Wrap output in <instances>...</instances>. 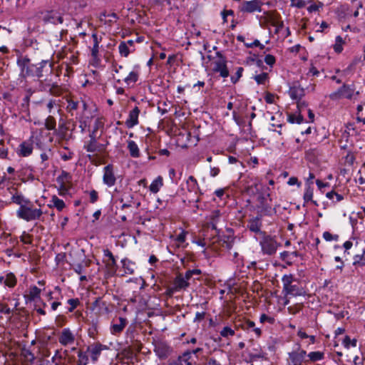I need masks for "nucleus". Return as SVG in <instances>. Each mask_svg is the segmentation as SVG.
Returning a JSON list of instances; mask_svg holds the SVG:
<instances>
[{"label": "nucleus", "instance_id": "obj_26", "mask_svg": "<svg viewBox=\"0 0 365 365\" xmlns=\"http://www.w3.org/2000/svg\"><path fill=\"white\" fill-rule=\"evenodd\" d=\"M363 53L360 56H356L354 59L352 60V61L351 62V63L349 65V66L347 67V70L348 71H352L355 68L356 66L359 63H361L362 65L364 64V61H365V45L363 46Z\"/></svg>", "mask_w": 365, "mask_h": 365}, {"label": "nucleus", "instance_id": "obj_40", "mask_svg": "<svg viewBox=\"0 0 365 365\" xmlns=\"http://www.w3.org/2000/svg\"><path fill=\"white\" fill-rule=\"evenodd\" d=\"M134 48L130 50L124 41H121L118 46V51L121 56L128 57L130 53L134 51Z\"/></svg>", "mask_w": 365, "mask_h": 365}, {"label": "nucleus", "instance_id": "obj_41", "mask_svg": "<svg viewBox=\"0 0 365 365\" xmlns=\"http://www.w3.org/2000/svg\"><path fill=\"white\" fill-rule=\"evenodd\" d=\"M298 337L301 339H309V341L306 344V347H308L310 344H313L315 343L316 337L314 335H308L306 332L298 330Z\"/></svg>", "mask_w": 365, "mask_h": 365}, {"label": "nucleus", "instance_id": "obj_18", "mask_svg": "<svg viewBox=\"0 0 365 365\" xmlns=\"http://www.w3.org/2000/svg\"><path fill=\"white\" fill-rule=\"evenodd\" d=\"M140 114V109L135 106L133 110L129 112L128 117L125 121V125L128 128H132L138 124V116Z\"/></svg>", "mask_w": 365, "mask_h": 365}, {"label": "nucleus", "instance_id": "obj_13", "mask_svg": "<svg viewBox=\"0 0 365 365\" xmlns=\"http://www.w3.org/2000/svg\"><path fill=\"white\" fill-rule=\"evenodd\" d=\"M106 148V145L98 143V139L93 138L83 145V149L88 153H103Z\"/></svg>", "mask_w": 365, "mask_h": 365}, {"label": "nucleus", "instance_id": "obj_10", "mask_svg": "<svg viewBox=\"0 0 365 365\" xmlns=\"http://www.w3.org/2000/svg\"><path fill=\"white\" fill-rule=\"evenodd\" d=\"M91 38L93 40V46L89 47L91 56L92 57L93 65L97 66L101 61L99 58V44L102 41V37L98 36L96 33H93Z\"/></svg>", "mask_w": 365, "mask_h": 365}, {"label": "nucleus", "instance_id": "obj_17", "mask_svg": "<svg viewBox=\"0 0 365 365\" xmlns=\"http://www.w3.org/2000/svg\"><path fill=\"white\" fill-rule=\"evenodd\" d=\"M58 341L64 346L72 344L75 341V336L70 329L65 328L58 337Z\"/></svg>", "mask_w": 365, "mask_h": 365}, {"label": "nucleus", "instance_id": "obj_11", "mask_svg": "<svg viewBox=\"0 0 365 365\" xmlns=\"http://www.w3.org/2000/svg\"><path fill=\"white\" fill-rule=\"evenodd\" d=\"M42 20L45 24H60L63 22V17L58 11H46L41 13Z\"/></svg>", "mask_w": 365, "mask_h": 365}, {"label": "nucleus", "instance_id": "obj_58", "mask_svg": "<svg viewBox=\"0 0 365 365\" xmlns=\"http://www.w3.org/2000/svg\"><path fill=\"white\" fill-rule=\"evenodd\" d=\"M220 335L222 337H228L230 336H234L235 335V331L232 329H231L230 327H225L220 331Z\"/></svg>", "mask_w": 365, "mask_h": 365}, {"label": "nucleus", "instance_id": "obj_3", "mask_svg": "<svg viewBox=\"0 0 365 365\" xmlns=\"http://www.w3.org/2000/svg\"><path fill=\"white\" fill-rule=\"evenodd\" d=\"M259 243L262 253L269 256L274 255L278 247L282 246L281 242H278V238L276 235L272 236L266 233L262 235Z\"/></svg>", "mask_w": 365, "mask_h": 365}, {"label": "nucleus", "instance_id": "obj_30", "mask_svg": "<svg viewBox=\"0 0 365 365\" xmlns=\"http://www.w3.org/2000/svg\"><path fill=\"white\" fill-rule=\"evenodd\" d=\"M163 178L158 176L150 185L149 190L153 193H157L163 186Z\"/></svg>", "mask_w": 365, "mask_h": 365}, {"label": "nucleus", "instance_id": "obj_53", "mask_svg": "<svg viewBox=\"0 0 365 365\" xmlns=\"http://www.w3.org/2000/svg\"><path fill=\"white\" fill-rule=\"evenodd\" d=\"M299 90V86H298V91ZM304 89L303 88H301L300 89V93L298 92V110L299 111H302V109L303 108H305L307 106V103L304 101H302L301 99V97L304 96Z\"/></svg>", "mask_w": 365, "mask_h": 365}, {"label": "nucleus", "instance_id": "obj_51", "mask_svg": "<svg viewBox=\"0 0 365 365\" xmlns=\"http://www.w3.org/2000/svg\"><path fill=\"white\" fill-rule=\"evenodd\" d=\"M77 365H86L88 362V356L86 353L79 351L78 352Z\"/></svg>", "mask_w": 365, "mask_h": 365}, {"label": "nucleus", "instance_id": "obj_31", "mask_svg": "<svg viewBox=\"0 0 365 365\" xmlns=\"http://www.w3.org/2000/svg\"><path fill=\"white\" fill-rule=\"evenodd\" d=\"M11 200L14 203L19 205V207L25 206L26 204L30 203V200L25 198L21 194L16 193L11 197Z\"/></svg>", "mask_w": 365, "mask_h": 365}, {"label": "nucleus", "instance_id": "obj_14", "mask_svg": "<svg viewBox=\"0 0 365 365\" xmlns=\"http://www.w3.org/2000/svg\"><path fill=\"white\" fill-rule=\"evenodd\" d=\"M103 182L108 187H112L115 184L116 178L114 175L113 166L108 164L103 168Z\"/></svg>", "mask_w": 365, "mask_h": 365}, {"label": "nucleus", "instance_id": "obj_33", "mask_svg": "<svg viewBox=\"0 0 365 365\" xmlns=\"http://www.w3.org/2000/svg\"><path fill=\"white\" fill-rule=\"evenodd\" d=\"M353 264L355 267L365 266V250H363L361 254H356L354 255Z\"/></svg>", "mask_w": 365, "mask_h": 365}, {"label": "nucleus", "instance_id": "obj_47", "mask_svg": "<svg viewBox=\"0 0 365 365\" xmlns=\"http://www.w3.org/2000/svg\"><path fill=\"white\" fill-rule=\"evenodd\" d=\"M202 271L199 269H189L186 271L185 274H182V277L187 282L191 279L193 275H200L201 274Z\"/></svg>", "mask_w": 365, "mask_h": 365}, {"label": "nucleus", "instance_id": "obj_45", "mask_svg": "<svg viewBox=\"0 0 365 365\" xmlns=\"http://www.w3.org/2000/svg\"><path fill=\"white\" fill-rule=\"evenodd\" d=\"M253 78L258 85H264L269 79L267 73L263 72L259 74L255 75Z\"/></svg>", "mask_w": 365, "mask_h": 365}, {"label": "nucleus", "instance_id": "obj_42", "mask_svg": "<svg viewBox=\"0 0 365 365\" xmlns=\"http://www.w3.org/2000/svg\"><path fill=\"white\" fill-rule=\"evenodd\" d=\"M307 356L310 361L316 362L324 358V353L322 351H312L307 354Z\"/></svg>", "mask_w": 365, "mask_h": 365}, {"label": "nucleus", "instance_id": "obj_28", "mask_svg": "<svg viewBox=\"0 0 365 365\" xmlns=\"http://www.w3.org/2000/svg\"><path fill=\"white\" fill-rule=\"evenodd\" d=\"M17 283V279L13 272L5 273L4 284L9 288H14Z\"/></svg>", "mask_w": 365, "mask_h": 365}, {"label": "nucleus", "instance_id": "obj_15", "mask_svg": "<svg viewBox=\"0 0 365 365\" xmlns=\"http://www.w3.org/2000/svg\"><path fill=\"white\" fill-rule=\"evenodd\" d=\"M108 349V348L106 345H103L101 343H96L88 346L87 351L90 353L91 360L93 362H96L98 361V359L100 356L101 351L103 350H106Z\"/></svg>", "mask_w": 365, "mask_h": 365}, {"label": "nucleus", "instance_id": "obj_35", "mask_svg": "<svg viewBox=\"0 0 365 365\" xmlns=\"http://www.w3.org/2000/svg\"><path fill=\"white\" fill-rule=\"evenodd\" d=\"M71 179V175L70 173L65 170H62L61 175L57 177L56 182L58 184H68Z\"/></svg>", "mask_w": 365, "mask_h": 365}, {"label": "nucleus", "instance_id": "obj_48", "mask_svg": "<svg viewBox=\"0 0 365 365\" xmlns=\"http://www.w3.org/2000/svg\"><path fill=\"white\" fill-rule=\"evenodd\" d=\"M292 255L297 257V251H294L292 252L284 251L280 253V257H281L282 260L284 261L288 264H292V262H291V256Z\"/></svg>", "mask_w": 365, "mask_h": 365}, {"label": "nucleus", "instance_id": "obj_61", "mask_svg": "<svg viewBox=\"0 0 365 365\" xmlns=\"http://www.w3.org/2000/svg\"><path fill=\"white\" fill-rule=\"evenodd\" d=\"M323 237L326 241H328V242L331 241V240L337 241L339 240L338 235H332L331 233H330L329 232H327V231H326L323 233Z\"/></svg>", "mask_w": 365, "mask_h": 365}, {"label": "nucleus", "instance_id": "obj_64", "mask_svg": "<svg viewBox=\"0 0 365 365\" xmlns=\"http://www.w3.org/2000/svg\"><path fill=\"white\" fill-rule=\"evenodd\" d=\"M57 106V101L56 100L53 98L49 99L48 103L46 104V108L49 113H52V110L55 106Z\"/></svg>", "mask_w": 365, "mask_h": 365}, {"label": "nucleus", "instance_id": "obj_20", "mask_svg": "<svg viewBox=\"0 0 365 365\" xmlns=\"http://www.w3.org/2000/svg\"><path fill=\"white\" fill-rule=\"evenodd\" d=\"M173 284L174 285V290L178 292L185 291L190 286V282H187L183 277L182 274L179 273L177 274L173 280Z\"/></svg>", "mask_w": 365, "mask_h": 365}, {"label": "nucleus", "instance_id": "obj_21", "mask_svg": "<svg viewBox=\"0 0 365 365\" xmlns=\"http://www.w3.org/2000/svg\"><path fill=\"white\" fill-rule=\"evenodd\" d=\"M79 122V128L82 133H85L86 129L90 127L92 120V116H88L86 113H81L79 116L76 117Z\"/></svg>", "mask_w": 365, "mask_h": 365}, {"label": "nucleus", "instance_id": "obj_52", "mask_svg": "<svg viewBox=\"0 0 365 365\" xmlns=\"http://www.w3.org/2000/svg\"><path fill=\"white\" fill-rule=\"evenodd\" d=\"M9 150L6 146L4 140H0V158L6 159L8 158Z\"/></svg>", "mask_w": 365, "mask_h": 365}, {"label": "nucleus", "instance_id": "obj_62", "mask_svg": "<svg viewBox=\"0 0 365 365\" xmlns=\"http://www.w3.org/2000/svg\"><path fill=\"white\" fill-rule=\"evenodd\" d=\"M103 255L105 257H107L110 259L111 263L110 265L115 266L116 265V260L115 259V257L113 256V253L108 250L106 249L103 250Z\"/></svg>", "mask_w": 365, "mask_h": 365}, {"label": "nucleus", "instance_id": "obj_36", "mask_svg": "<svg viewBox=\"0 0 365 365\" xmlns=\"http://www.w3.org/2000/svg\"><path fill=\"white\" fill-rule=\"evenodd\" d=\"M139 73L138 71H133L129 73L128 76L124 78V82L130 86V84H134L138 80Z\"/></svg>", "mask_w": 365, "mask_h": 365}, {"label": "nucleus", "instance_id": "obj_8", "mask_svg": "<svg viewBox=\"0 0 365 365\" xmlns=\"http://www.w3.org/2000/svg\"><path fill=\"white\" fill-rule=\"evenodd\" d=\"M354 86L344 84L336 91L329 95L331 100H337L341 98L351 99L354 93Z\"/></svg>", "mask_w": 365, "mask_h": 365}, {"label": "nucleus", "instance_id": "obj_57", "mask_svg": "<svg viewBox=\"0 0 365 365\" xmlns=\"http://www.w3.org/2000/svg\"><path fill=\"white\" fill-rule=\"evenodd\" d=\"M260 323L267 322L269 324H274L275 322V319L273 317L268 316L266 314H262L259 317Z\"/></svg>", "mask_w": 365, "mask_h": 365}, {"label": "nucleus", "instance_id": "obj_49", "mask_svg": "<svg viewBox=\"0 0 365 365\" xmlns=\"http://www.w3.org/2000/svg\"><path fill=\"white\" fill-rule=\"evenodd\" d=\"M68 128L64 123H60L58 125V131L56 130V135L62 140L66 139L67 134Z\"/></svg>", "mask_w": 365, "mask_h": 365}, {"label": "nucleus", "instance_id": "obj_55", "mask_svg": "<svg viewBox=\"0 0 365 365\" xmlns=\"http://www.w3.org/2000/svg\"><path fill=\"white\" fill-rule=\"evenodd\" d=\"M356 339H351V338L346 335L345 336L344 340H343V345L344 346V347L346 348H349L350 346H353V347H355L356 346Z\"/></svg>", "mask_w": 365, "mask_h": 365}, {"label": "nucleus", "instance_id": "obj_23", "mask_svg": "<svg viewBox=\"0 0 365 365\" xmlns=\"http://www.w3.org/2000/svg\"><path fill=\"white\" fill-rule=\"evenodd\" d=\"M67 356V350H65L63 353L56 350L54 356L51 358V362L54 363L55 365H66V361H63V360L66 361Z\"/></svg>", "mask_w": 365, "mask_h": 365}, {"label": "nucleus", "instance_id": "obj_4", "mask_svg": "<svg viewBox=\"0 0 365 365\" xmlns=\"http://www.w3.org/2000/svg\"><path fill=\"white\" fill-rule=\"evenodd\" d=\"M211 66L212 71L214 73H218L221 78H226L230 76L227 58L221 51L215 53V56L212 58Z\"/></svg>", "mask_w": 365, "mask_h": 365}, {"label": "nucleus", "instance_id": "obj_2", "mask_svg": "<svg viewBox=\"0 0 365 365\" xmlns=\"http://www.w3.org/2000/svg\"><path fill=\"white\" fill-rule=\"evenodd\" d=\"M17 66L20 68V76L26 78L28 77H36L41 78L44 73H52L53 62L49 60H42L34 64L28 56H21L17 59Z\"/></svg>", "mask_w": 365, "mask_h": 365}, {"label": "nucleus", "instance_id": "obj_6", "mask_svg": "<svg viewBox=\"0 0 365 365\" xmlns=\"http://www.w3.org/2000/svg\"><path fill=\"white\" fill-rule=\"evenodd\" d=\"M38 90L42 92L48 93L53 96H59L62 93L61 86L56 81L53 80L52 76L47 77L43 80L38 81Z\"/></svg>", "mask_w": 365, "mask_h": 365}, {"label": "nucleus", "instance_id": "obj_16", "mask_svg": "<svg viewBox=\"0 0 365 365\" xmlns=\"http://www.w3.org/2000/svg\"><path fill=\"white\" fill-rule=\"evenodd\" d=\"M262 216L257 215L256 217L250 219L247 224V227L251 232L259 234L260 235H263V234L266 233L261 230L262 225Z\"/></svg>", "mask_w": 365, "mask_h": 365}, {"label": "nucleus", "instance_id": "obj_54", "mask_svg": "<svg viewBox=\"0 0 365 365\" xmlns=\"http://www.w3.org/2000/svg\"><path fill=\"white\" fill-rule=\"evenodd\" d=\"M282 32V34L284 36V37L288 36L290 34V31L288 27L284 28L283 23H280L278 25L276 26L275 29V33H280Z\"/></svg>", "mask_w": 365, "mask_h": 365}, {"label": "nucleus", "instance_id": "obj_1", "mask_svg": "<svg viewBox=\"0 0 365 365\" xmlns=\"http://www.w3.org/2000/svg\"><path fill=\"white\" fill-rule=\"evenodd\" d=\"M269 187L260 182H254L247 188L249 195H256V209L260 216H272L276 213V205L272 203L271 195L268 192Z\"/></svg>", "mask_w": 365, "mask_h": 365}, {"label": "nucleus", "instance_id": "obj_5", "mask_svg": "<svg viewBox=\"0 0 365 365\" xmlns=\"http://www.w3.org/2000/svg\"><path fill=\"white\" fill-rule=\"evenodd\" d=\"M43 215V211L40 208H35L31 202L25 206L19 207L16 210V215L19 219L26 222L39 220Z\"/></svg>", "mask_w": 365, "mask_h": 365}, {"label": "nucleus", "instance_id": "obj_56", "mask_svg": "<svg viewBox=\"0 0 365 365\" xmlns=\"http://www.w3.org/2000/svg\"><path fill=\"white\" fill-rule=\"evenodd\" d=\"M67 303L70 305V307L68 308V312H72L79 304H80V300L78 298H73V299H69L67 301Z\"/></svg>", "mask_w": 365, "mask_h": 365}, {"label": "nucleus", "instance_id": "obj_12", "mask_svg": "<svg viewBox=\"0 0 365 365\" xmlns=\"http://www.w3.org/2000/svg\"><path fill=\"white\" fill-rule=\"evenodd\" d=\"M154 351L159 359H166L173 351V349L164 341H158L154 345Z\"/></svg>", "mask_w": 365, "mask_h": 365}, {"label": "nucleus", "instance_id": "obj_63", "mask_svg": "<svg viewBox=\"0 0 365 365\" xmlns=\"http://www.w3.org/2000/svg\"><path fill=\"white\" fill-rule=\"evenodd\" d=\"M58 194L60 195H66L68 193V185L67 184H58Z\"/></svg>", "mask_w": 365, "mask_h": 365}, {"label": "nucleus", "instance_id": "obj_24", "mask_svg": "<svg viewBox=\"0 0 365 365\" xmlns=\"http://www.w3.org/2000/svg\"><path fill=\"white\" fill-rule=\"evenodd\" d=\"M118 320L119 323L111 325L110 331L113 334L121 333L127 324V319L125 318L119 317Z\"/></svg>", "mask_w": 365, "mask_h": 365}, {"label": "nucleus", "instance_id": "obj_22", "mask_svg": "<svg viewBox=\"0 0 365 365\" xmlns=\"http://www.w3.org/2000/svg\"><path fill=\"white\" fill-rule=\"evenodd\" d=\"M186 184L187 190L189 192L194 193L195 195H197L198 192H200L197 181L192 175L188 177L186 180Z\"/></svg>", "mask_w": 365, "mask_h": 365}, {"label": "nucleus", "instance_id": "obj_44", "mask_svg": "<svg viewBox=\"0 0 365 365\" xmlns=\"http://www.w3.org/2000/svg\"><path fill=\"white\" fill-rule=\"evenodd\" d=\"M51 202L53 203V207H55L58 211L63 210L66 206L64 201L59 199L56 195L52 197Z\"/></svg>", "mask_w": 365, "mask_h": 365}, {"label": "nucleus", "instance_id": "obj_7", "mask_svg": "<svg viewBox=\"0 0 365 365\" xmlns=\"http://www.w3.org/2000/svg\"><path fill=\"white\" fill-rule=\"evenodd\" d=\"M292 282L293 276L292 274L283 276L282 283L284 287V292H285L284 304L286 305L289 304L291 303V300L294 299V297L297 296V288L295 285L292 284Z\"/></svg>", "mask_w": 365, "mask_h": 365}, {"label": "nucleus", "instance_id": "obj_27", "mask_svg": "<svg viewBox=\"0 0 365 365\" xmlns=\"http://www.w3.org/2000/svg\"><path fill=\"white\" fill-rule=\"evenodd\" d=\"M124 273L125 274H133L135 271V264L127 258H124L121 260Z\"/></svg>", "mask_w": 365, "mask_h": 365}, {"label": "nucleus", "instance_id": "obj_9", "mask_svg": "<svg viewBox=\"0 0 365 365\" xmlns=\"http://www.w3.org/2000/svg\"><path fill=\"white\" fill-rule=\"evenodd\" d=\"M264 3L261 0L244 1L239 6L240 11L242 13L261 12Z\"/></svg>", "mask_w": 365, "mask_h": 365}, {"label": "nucleus", "instance_id": "obj_32", "mask_svg": "<svg viewBox=\"0 0 365 365\" xmlns=\"http://www.w3.org/2000/svg\"><path fill=\"white\" fill-rule=\"evenodd\" d=\"M79 108H80V101H73L72 99L67 100L66 110L71 115H73V111L76 110Z\"/></svg>", "mask_w": 365, "mask_h": 365}, {"label": "nucleus", "instance_id": "obj_50", "mask_svg": "<svg viewBox=\"0 0 365 365\" xmlns=\"http://www.w3.org/2000/svg\"><path fill=\"white\" fill-rule=\"evenodd\" d=\"M244 71V68L242 67H237L235 73L230 77V81L233 84H236L241 77L242 76V73Z\"/></svg>", "mask_w": 365, "mask_h": 365}, {"label": "nucleus", "instance_id": "obj_46", "mask_svg": "<svg viewBox=\"0 0 365 365\" xmlns=\"http://www.w3.org/2000/svg\"><path fill=\"white\" fill-rule=\"evenodd\" d=\"M344 43V41L343 40L341 36H337L336 37L335 43L334 45V50L336 53H340L343 51L342 45Z\"/></svg>", "mask_w": 365, "mask_h": 365}, {"label": "nucleus", "instance_id": "obj_60", "mask_svg": "<svg viewBox=\"0 0 365 365\" xmlns=\"http://www.w3.org/2000/svg\"><path fill=\"white\" fill-rule=\"evenodd\" d=\"M187 234V231H185V230L182 229L180 233L176 237L175 241L180 244L185 242Z\"/></svg>", "mask_w": 365, "mask_h": 365}, {"label": "nucleus", "instance_id": "obj_38", "mask_svg": "<svg viewBox=\"0 0 365 365\" xmlns=\"http://www.w3.org/2000/svg\"><path fill=\"white\" fill-rule=\"evenodd\" d=\"M313 197V188L310 186H307L304 193V202H312L314 205L318 206L317 202L312 200Z\"/></svg>", "mask_w": 365, "mask_h": 365}, {"label": "nucleus", "instance_id": "obj_43", "mask_svg": "<svg viewBox=\"0 0 365 365\" xmlns=\"http://www.w3.org/2000/svg\"><path fill=\"white\" fill-rule=\"evenodd\" d=\"M98 332V324L97 321L93 320L88 330V336L95 339Z\"/></svg>", "mask_w": 365, "mask_h": 365}, {"label": "nucleus", "instance_id": "obj_37", "mask_svg": "<svg viewBox=\"0 0 365 365\" xmlns=\"http://www.w3.org/2000/svg\"><path fill=\"white\" fill-rule=\"evenodd\" d=\"M44 125L46 130L56 132V121L54 117L48 115L45 120Z\"/></svg>", "mask_w": 365, "mask_h": 365}, {"label": "nucleus", "instance_id": "obj_25", "mask_svg": "<svg viewBox=\"0 0 365 365\" xmlns=\"http://www.w3.org/2000/svg\"><path fill=\"white\" fill-rule=\"evenodd\" d=\"M92 309L93 310H98V314L103 313L102 309H104L105 313L108 312V308L106 306V303L101 300V297H98L96 299V300L92 303Z\"/></svg>", "mask_w": 365, "mask_h": 365}, {"label": "nucleus", "instance_id": "obj_59", "mask_svg": "<svg viewBox=\"0 0 365 365\" xmlns=\"http://www.w3.org/2000/svg\"><path fill=\"white\" fill-rule=\"evenodd\" d=\"M88 266V262H85V264L83 263H78L73 267V269L76 274H81L83 272L84 267Z\"/></svg>", "mask_w": 365, "mask_h": 365}, {"label": "nucleus", "instance_id": "obj_39", "mask_svg": "<svg viewBox=\"0 0 365 365\" xmlns=\"http://www.w3.org/2000/svg\"><path fill=\"white\" fill-rule=\"evenodd\" d=\"M51 155V150L48 149V150L43 152L40 155V158L41 160V165L43 169H46L48 168V163H47L48 160L49 159L50 156Z\"/></svg>", "mask_w": 365, "mask_h": 365}, {"label": "nucleus", "instance_id": "obj_19", "mask_svg": "<svg viewBox=\"0 0 365 365\" xmlns=\"http://www.w3.org/2000/svg\"><path fill=\"white\" fill-rule=\"evenodd\" d=\"M33 145L29 141H23L18 148L16 153L20 157H28L33 152Z\"/></svg>", "mask_w": 365, "mask_h": 365}, {"label": "nucleus", "instance_id": "obj_29", "mask_svg": "<svg viewBox=\"0 0 365 365\" xmlns=\"http://www.w3.org/2000/svg\"><path fill=\"white\" fill-rule=\"evenodd\" d=\"M128 149L131 157L137 158L140 157V150L138 145L133 140L128 141Z\"/></svg>", "mask_w": 365, "mask_h": 365}, {"label": "nucleus", "instance_id": "obj_34", "mask_svg": "<svg viewBox=\"0 0 365 365\" xmlns=\"http://www.w3.org/2000/svg\"><path fill=\"white\" fill-rule=\"evenodd\" d=\"M41 289L36 286H31L29 289L28 294V299L29 301H35L36 299L40 298Z\"/></svg>", "mask_w": 365, "mask_h": 365}]
</instances>
